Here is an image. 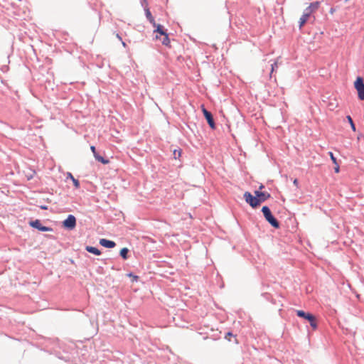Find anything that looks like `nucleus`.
<instances>
[{"mask_svg":"<svg viewBox=\"0 0 364 364\" xmlns=\"http://www.w3.org/2000/svg\"><path fill=\"white\" fill-rule=\"evenodd\" d=\"M77 225V220L75 215L70 214L62 222V227L66 230H73Z\"/></svg>","mask_w":364,"mask_h":364,"instance_id":"39448f33","label":"nucleus"},{"mask_svg":"<svg viewBox=\"0 0 364 364\" xmlns=\"http://www.w3.org/2000/svg\"><path fill=\"white\" fill-rule=\"evenodd\" d=\"M30 227L38 230L40 232H53V229L49 226H45L39 219L31 220L28 222Z\"/></svg>","mask_w":364,"mask_h":364,"instance_id":"0eeeda50","label":"nucleus"},{"mask_svg":"<svg viewBox=\"0 0 364 364\" xmlns=\"http://www.w3.org/2000/svg\"><path fill=\"white\" fill-rule=\"evenodd\" d=\"M354 87L358 92V98L364 100V80L362 77L358 76L354 81Z\"/></svg>","mask_w":364,"mask_h":364,"instance_id":"423d86ee","label":"nucleus"},{"mask_svg":"<svg viewBox=\"0 0 364 364\" xmlns=\"http://www.w3.org/2000/svg\"><path fill=\"white\" fill-rule=\"evenodd\" d=\"M141 5L144 10L146 9V8H149L147 0H141Z\"/></svg>","mask_w":364,"mask_h":364,"instance_id":"b1692460","label":"nucleus"},{"mask_svg":"<svg viewBox=\"0 0 364 364\" xmlns=\"http://www.w3.org/2000/svg\"><path fill=\"white\" fill-rule=\"evenodd\" d=\"M66 178L71 179V181H73V186L75 188H79L80 187V183L79 180L75 178V177L73 176V174L70 172L67 173Z\"/></svg>","mask_w":364,"mask_h":364,"instance_id":"2eb2a0df","label":"nucleus"},{"mask_svg":"<svg viewBox=\"0 0 364 364\" xmlns=\"http://www.w3.org/2000/svg\"><path fill=\"white\" fill-rule=\"evenodd\" d=\"M320 4V1H318L311 2L309 6L304 9L303 14L299 21V26L300 28H301L308 21L311 14L319 8Z\"/></svg>","mask_w":364,"mask_h":364,"instance_id":"f257e3e1","label":"nucleus"},{"mask_svg":"<svg viewBox=\"0 0 364 364\" xmlns=\"http://www.w3.org/2000/svg\"><path fill=\"white\" fill-rule=\"evenodd\" d=\"M127 277L132 279V282H137L139 280V277L130 272L126 274Z\"/></svg>","mask_w":364,"mask_h":364,"instance_id":"aec40b11","label":"nucleus"},{"mask_svg":"<svg viewBox=\"0 0 364 364\" xmlns=\"http://www.w3.org/2000/svg\"><path fill=\"white\" fill-rule=\"evenodd\" d=\"M153 26L154 28V33H159L161 36H164L167 33V29H166L163 25L156 23L155 26Z\"/></svg>","mask_w":364,"mask_h":364,"instance_id":"f8f14e48","label":"nucleus"},{"mask_svg":"<svg viewBox=\"0 0 364 364\" xmlns=\"http://www.w3.org/2000/svg\"><path fill=\"white\" fill-rule=\"evenodd\" d=\"M100 245L105 248H114L117 244L114 241L106 238H101L99 242Z\"/></svg>","mask_w":364,"mask_h":364,"instance_id":"9b49d317","label":"nucleus"},{"mask_svg":"<svg viewBox=\"0 0 364 364\" xmlns=\"http://www.w3.org/2000/svg\"><path fill=\"white\" fill-rule=\"evenodd\" d=\"M261 212L263 214V216L265 220L274 228L279 229L280 228L281 224L280 222L275 218V216L272 213L270 208L267 205H264L262 208Z\"/></svg>","mask_w":364,"mask_h":364,"instance_id":"f03ea898","label":"nucleus"},{"mask_svg":"<svg viewBox=\"0 0 364 364\" xmlns=\"http://www.w3.org/2000/svg\"><path fill=\"white\" fill-rule=\"evenodd\" d=\"M90 150L92 151L95 160L97 161L98 162H100L103 165H107L110 162L109 159L102 156L97 151L96 147L95 146H91Z\"/></svg>","mask_w":364,"mask_h":364,"instance_id":"1a4fd4ad","label":"nucleus"},{"mask_svg":"<svg viewBox=\"0 0 364 364\" xmlns=\"http://www.w3.org/2000/svg\"><path fill=\"white\" fill-rule=\"evenodd\" d=\"M346 119H347L348 122L349 123L352 131L355 132H356V127H355V124L352 117L350 115H347L346 116Z\"/></svg>","mask_w":364,"mask_h":364,"instance_id":"a211bd4d","label":"nucleus"},{"mask_svg":"<svg viewBox=\"0 0 364 364\" xmlns=\"http://www.w3.org/2000/svg\"><path fill=\"white\" fill-rule=\"evenodd\" d=\"M363 136V134H361V133H360V134H359L358 135V137H357V138H358V140H360Z\"/></svg>","mask_w":364,"mask_h":364,"instance_id":"7c9ffc66","label":"nucleus"},{"mask_svg":"<svg viewBox=\"0 0 364 364\" xmlns=\"http://www.w3.org/2000/svg\"><path fill=\"white\" fill-rule=\"evenodd\" d=\"M328 154L330 156L331 160L332 161V163L333 164H336V163H338L336 157L334 156V154H333V153L332 151H329L328 153Z\"/></svg>","mask_w":364,"mask_h":364,"instance_id":"4be33fe9","label":"nucleus"},{"mask_svg":"<svg viewBox=\"0 0 364 364\" xmlns=\"http://www.w3.org/2000/svg\"><path fill=\"white\" fill-rule=\"evenodd\" d=\"M264 187V185H261V186H259V189H262V188H263Z\"/></svg>","mask_w":364,"mask_h":364,"instance_id":"2f4dec72","label":"nucleus"},{"mask_svg":"<svg viewBox=\"0 0 364 364\" xmlns=\"http://www.w3.org/2000/svg\"><path fill=\"white\" fill-rule=\"evenodd\" d=\"M144 12H145V16H146L147 20L149 21V23L152 26H155V24L156 23L155 21V19H154V16H152V14H151V13L150 11V9L149 8H146Z\"/></svg>","mask_w":364,"mask_h":364,"instance_id":"4468645a","label":"nucleus"},{"mask_svg":"<svg viewBox=\"0 0 364 364\" xmlns=\"http://www.w3.org/2000/svg\"><path fill=\"white\" fill-rule=\"evenodd\" d=\"M243 198L245 202L253 209H255L259 206L257 196L252 195L249 191H245L243 195Z\"/></svg>","mask_w":364,"mask_h":364,"instance_id":"6e6552de","label":"nucleus"},{"mask_svg":"<svg viewBox=\"0 0 364 364\" xmlns=\"http://www.w3.org/2000/svg\"><path fill=\"white\" fill-rule=\"evenodd\" d=\"M201 111L210 128L212 130H215L217 126L215 122L213 114L210 111H208L203 105H201Z\"/></svg>","mask_w":364,"mask_h":364,"instance_id":"20e7f679","label":"nucleus"},{"mask_svg":"<svg viewBox=\"0 0 364 364\" xmlns=\"http://www.w3.org/2000/svg\"><path fill=\"white\" fill-rule=\"evenodd\" d=\"M232 337H233V338H235V336L232 333V331H228V332H226V333H225V339H227V340H228L229 341H231V338H232ZM235 342L236 343H238V341H237V338H235Z\"/></svg>","mask_w":364,"mask_h":364,"instance_id":"412c9836","label":"nucleus"},{"mask_svg":"<svg viewBox=\"0 0 364 364\" xmlns=\"http://www.w3.org/2000/svg\"><path fill=\"white\" fill-rule=\"evenodd\" d=\"M255 194L257 196L258 203L260 205L262 203L271 198V194L267 191H261L259 190L255 191Z\"/></svg>","mask_w":364,"mask_h":364,"instance_id":"9d476101","label":"nucleus"},{"mask_svg":"<svg viewBox=\"0 0 364 364\" xmlns=\"http://www.w3.org/2000/svg\"><path fill=\"white\" fill-rule=\"evenodd\" d=\"M85 250L87 252L93 254L97 256L100 255L102 253L101 251L97 247L93 246H85Z\"/></svg>","mask_w":364,"mask_h":364,"instance_id":"ddd939ff","label":"nucleus"},{"mask_svg":"<svg viewBox=\"0 0 364 364\" xmlns=\"http://www.w3.org/2000/svg\"><path fill=\"white\" fill-rule=\"evenodd\" d=\"M293 183L294 186H296V187H298V185H299V180L297 178H294V181H293Z\"/></svg>","mask_w":364,"mask_h":364,"instance_id":"c85d7f7f","label":"nucleus"},{"mask_svg":"<svg viewBox=\"0 0 364 364\" xmlns=\"http://www.w3.org/2000/svg\"><path fill=\"white\" fill-rule=\"evenodd\" d=\"M182 154V149L181 148L175 149L173 151V157L174 159H179Z\"/></svg>","mask_w":364,"mask_h":364,"instance_id":"f3484780","label":"nucleus"},{"mask_svg":"<svg viewBox=\"0 0 364 364\" xmlns=\"http://www.w3.org/2000/svg\"><path fill=\"white\" fill-rule=\"evenodd\" d=\"M116 37L120 41H123L122 40V34L119 33H116Z\"/></svg>","mask_w":364,"mask_h":364,"instance_id":"cd10ccee","label":"nucleus"},{"mask_svg":"<svg viewBox=\"0 0 364 364\" xmlns=\"http://www.w3.org/2000/svg\"><path fill=\"white\" fill-rule=\"evenodd\" d=\"M130 250L127 247H123L119 251V256L124 259L127 260L129 259Z\"/></svg>","mask_w":364,"mask_h":364,"instance_id":"dca6fc26","label":"nucleus"},{"mask_svg":"<svg viewBox=\"0 0 364 364\" xmlns=\"http://www.w3.org/2000/svg\"><path fill=\"white\" fill-rule=\"evenodd\" d=\"M164 38L162 40V44L164 46H168V47H171V41H170V38H169V36H168V33H167L166 34L164 35Z\"/></svg>","mask_w":364,"mask_h":364,"instance_id":"6ab92c4d","label":"nucleus"},{"mask_svg":"<svg viewBox=\"0 0 364 364\" xmlns=\"http://www.w3.org/2000/svg\"><path fill=\"white\" fill-rule=\"evenodd\" d=\"M295 312H296V315L298 317L307 321L309 323V324L313 330L317 329V328H318L317 321H316L315 316L313 314H311L310 312L305 311L304 310H300V309L296 310Z\"/></svg>","mask_w":364,"mask_h":364,"instance_id":"7ed1b4c3","label":"nucleus"},{"mask_svg":"<svg viewBox=\"0 0 364 364\" xmlns=\"http://www.w3.org/2000/svg\"><path fill=\"white\" fill-rule=\"evenodd\" d=\"M36 173V171H32V173L31 174H27L26 176V178L28 181H30L33 178V175Z\"/></svg>","mask_w":364,"mask_h":364,"instance_id":"a878e982","label":"nucleus"},{"mask_svg":"<svg viewBox=\"0 0 364 364\" xmlns=\"http://www.w3.org/2000/svg\"><path fill=\"white\" fill-rule=\"evenodd\" d=\"M121 43H122V46H123L124 48H126L127 47V43H126V42H125V41H121Z\"/></svg>","mask_w":364,"mask_h":364,"instance_id":"c756f323","label":"nucleus"},{"mask_svg":"<svg viewBox=\"0 0 364 364\" xmlns=\"http://www.w3.org/2000/svg\"><path fill=\"white\" fill-rule=\"evenodd\" d=\"M39 208H40V209L43 210H48V206L46 205H39Z\"/></svg>","mask_w":364,"mask_h":364,"instance_id":"bb28decb","label":"nucleus"},{"mask_svg":"<svg viewBox=\"0 0 364 364\" xmlns=\"http://www.w3.org/2000/svg\"><path fill=\"white\" fill-rule=\"evenodd\" d=\"M278 65L277 62L274 61L273 63L271 64V74L277 69Z\"/></svg>","mask_w":364,"mask_h":364,"instance_id":"5701e85b","label":"nucleus"},{"mask_svg":"<svg viewBox=\"0 0 364 364\" xmlns=\"http://www.w3.org/2000/svg\"><path fill=\"white\" fill-rule=\"evenodd\" d=\"M335 166L333 168L334 169V172L336 173H338L340 172V166H339V164L338 163H336V164H334Z\"/></svg>","mask_w":364,"mask_h":364,"instance_id":"393cba45","label":"nucleus"}]
</instances>
